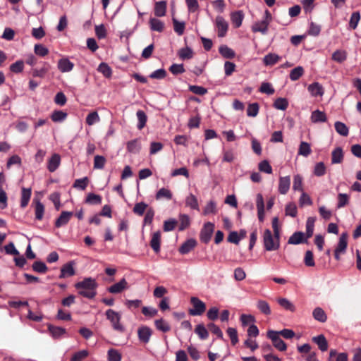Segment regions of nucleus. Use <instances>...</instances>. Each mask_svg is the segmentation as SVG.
<instances>
[{"instance_id":"c85d7f7f","label":"nucleus","mask_w":361,"mask_h":361,"mask_svg":"<svg viewBox=\"0 0 361 361\" xmlns=\"http://www.w3.org/2000/svg\"><path fill=\"white\" fill-rule=\"evenodd\" d=\"M311 121L313 123L325 122L326 121V116L324 112L315 110L312 113Z\"/></svg>"},{"instance_id":"ddd939ff","label":"nucleus","mask_w":361,"mask_h":361,"mask_svg":"<svg viewBox=\"0 0 361 361\" xmlns=\"http://www.w3.org/2000/svg\"><path fill=\"white\" fill-rule=\"evenodd\" d=\"M307 89L312 97H322L324 93L322 85L319 82H313L310 84Z\"/></svg>"},{"instance_id":"0eeeda50","label":"nucleus","mask_w":361,"mask_h":361,"mask_svg":"<svg viewBox=\"0 0 361 361\" xmlns=\"http://www.w3.org/2000/svg\"><path fill=\"white\" fill-rule=\"evenodd\" d=\"M214 230V224L213 223H205L200 233L201 240L204 243H207L211 239Z\"/></svg>"},{"instance_id":"cd10ccee","label":"nucleus","mask_w":361,"mask_h":361,"mask_svg":"<svg viewBox=\"0 0 361 361\" xmlns=\"http://www.w3.org/2000/svg\"><path fill=\"white\" fill-rule=\"evenodd\" d=\"M219 53L225 59H233L235 57V51L226 45H221L219 49Z\"/></svg>"},{"instance_id":"a878e982","label":"nucleus","mask_w":361,"mask_h":361,"mask_svg":"<svg viewBox=\"0 0 361 361\" xmlns=\"http://www.w3.org/2000/svg\"><path fill=\"white\" fill-rule=\"evenodd\" d=\"M185 205L192 209H200L197 197L191 193L189 194L185 198Z\"/></svg>"},{"instance_id":"dca6fc26","label":"nucleus","mask_w":361,"mask_h":361,"mask_svg":"<svg viewBox=\"0 0 361 361\" xmlns=\"http://www.w3.org/2000/svg\"><path fill=\"white\" fill-rule=\"evenodd\" d=\"M73 215V213L71 212H62L60 216L56 219L55 226L58 228L65 226L68 223Z\"/></svg>"},{"instance_id":"f8f14e48","label":"nucleus","mask_w":361,"mask_h":361,"mask_svg":"<svg viewBox=\"0 0 361 361\" xmlns=\"http://www.w3.org/2000/svg\"><path fill=\"white\" fill-rule=\"evenodd\" d=\"M312 341L316 343L319 348V349L322 352H325L328 350V342L326 338L323 334L318 335L317 336H314L312 338Z\"/></svg>"},{"instance_id":"1a4fd4ad","label":"nucleus","mask_w":361,"mask_h":361,"mask_svg":"<svg viewBox=\"0 0 361 361\" xmlns=\"http://www.w3.org/2000/svg\"><path fill=\"white\" fill-rule=\"evenodd\" d=\"M129 288L128 283L126 279L123 278L118 283L108 288V291L113 294H118L122 293L123 290Z\"/></svg>"},{"instance_id":"f257e3e1","label":"nucleus","mask_w":361,"mask_h":361,"mask_svg":"<svg viewBox=\"0 0 361 361\" xmlns=\"http://www.w3.org/2000/svg\"><path fill=\"white\" fill-rule=\"evenodd\" d=\"M75 286L79 294L85 298H92L96 294L97 283L92 278H86L83 281L77 283Z\"/></svg>"},{"instance_id":"603ef678","label":"nucleus","mask_w":361,"mask_h":361,"mask_svg":"<svg viewBox=\"0 0 361 361\" xmlns=\"http://www.w3.org/2000/svg\"><path fill=\"white\" fill-rule=\"evenodd\" d=\"M326 173V166L323 162L317 163L314 168V174L317 176H322Z\"/></svg>"},{"instance_id":"052dcab7","label":"nucleus","mask_w":361,"mask_h":361,"mask_svg":"<svg viewBox=\"0 0 361 361\" xmlns=\"http://www.w3.org/2000/svg\"><path fill=\"white\" fill-rule=\"evenodd\" d=\"M34 51L37 55L40 56H44L49 53L48 49L40 44L35 45Z\"/></svg>"},{"instance_id":"49530a36","label":"nucleus","mask_w":361,"mask_h":361,"mask_svg":"<svg viewBox=\"0 0 361 361\" xmlns=\"http://www.w3.org/2000/svg\"><path fill=\"white\" fill-rule=\"evenodd\" d=\"M155 326L158 330L163 332H167L170 330L169 324L162 318L155 321Z\"/></svg>"},{"instance_id":"bf43d9fd","label":"nucleus","mask_w":361,"mask_h":361,"mask_svg":"<svg viewBox=\"0 0 361 361\" xmlns=\"http://www.w3.org/2000/svg\"><path fill=\"white\" fill-rule=\"evenodd\" d=\"M88 356V351L82 350L75 353L71 357V361H82Z\"/></svg>"},{"instance_id":"393cba45","label":"nucleus","mask_w":361,"mask_h":361,"mask_svg":"<svg viewBox=\"0 0 361 361\" xmlns=\"http://www.w3.org/2000/svg\"><path fill=\"white\" fill-rule=\"evenodd\" d=\"M343 159V153L341 147H336L331 153V163L333 164L341 163Z\"/></svg>"},{"instance_id":"7c9ffc66","label":"nucleus","mask_w":361,"mask_h":361,"mask_svg":"<svg viewBox=\"0 0 361 361\" xmlns=\"http://www.w3.org/2000/svg\"><path fill=\"white\" fill-rule=\"evenodd\" d=\"M312 152L310 145L306 142H301L298 149V154L307 157Z\"/></svg>"},{"instance_id":"3c124183","label":"nucleus","mask_w":361,"mask_h":361,"mask_svg":"<svg viewBox=\"0 0 361 361\" xmlns=\"http://www.w3.org/2000/svg\"><path fill=\"white\" fill-rule=\"evenodd\" d=\"M49 67V65L48 63H45L44 66L42 68H41L39 69H37V68L33 69L32 70V75L34 77L43 78L46 75V73L48 72Z\"/></svg>"},{"instance_id":"a19ab883","label":"nucleus","mask_w":361,"mask_h":361,"mask_svg":"<svg viewBox=\"0 0 361 361\" xmlns=\"http://www.w3.org/2000/svg\"><path fill=\"white\" fill-rule=\"evenodd\" d=\"M304 74V69L302 66H297L291 70L290 73V79L292 81L298 80Z\"/></svg>"},{"instance_id":"c9c22d12","label":"nucleus","mask_w":361,"mask_h":361,"mask_svg":"<svg viewBox=\"0 0 361 361\" xmlns=\"http://www.w3.org/2000/svg\"><path fill=\"white\" fill-rule=\"evenodd\" d=\"M67 118V114L61 110L54 111L51 115V118L54 122H62Z\"/></svg>"},{"instance_id":"8fccbe9b","label":"nucleus","mask_w":361,"mask_h":361,"mask_svg":"<svg viewBox=\"0 0 361 361\" xmlns=\"http://www.w3.org/2000/svg\"><path fill=\"white\" fill-rule=\"evenodd\" d=\"M180 226L179 230L183 231L190 226V217L187 214H180L179 216Z\"/></svg>"},{"instance_id":"6e6552de","label":"nucleus","mask_w":361,"mask_h":361,"mask_svg":"<svg viewBox=\"0 0 361 361\" xmlns=\"http://www.w3.org/2000/svg\"><path fill=\"white\" fill-rule=\"evenodd\" d=\"M152 334V330L146 326H142L139 327L137 329V336L139 341L142 343L146 344L149 343Z\"/></svg>"},{"instance_id":"6ab92c4d","label":"nucleus","mask_w":361,"mask_h":361,"mask_svg":"<svg viewBox=\"0 0 361 361\" xmlns=\"http://www.w3.org/2000/svg\"><path fill=\"white\" fill-rule=\"evenodd\" d=\"M114 330L119 333H123L126 330L124 324L121 322V317H108Z\"/></svg>"},{"instance_id":"69168bd1","label":"nucleus","mask_w":361,"mask_h":361,"mask_svg":"<svg viewBox=\"0 0 361 361\" xmlns=\"http://www.w3.org/2000/svg\"><path fill=\"white\" fill-rule=\"evenodd\" d=\"M285 212L286 215L295 217L298 213L296 205L292 202L288 204L286 207Z\"/></svg>"},{"instance_id":"680f3d73","label":"nucleus","mask_w":361,"mask_h":361,"mask_svg":"<svg viewBox=\"0 0 361 361\" xmlns=\"http://www.w3.org/2000/svg\"><path fill=\"white\" fill-rule=\"evenodd\" d=\"M216 212V204L213 201H209L205 206L203 214L208 215L210 214H215Z\"/></svg>"},{"instance_id":"c756f323","label":"nucleus","mask_w":361,"mask_h":361,"mask_svg":"<svg viewBox=\"0 0 361 361\" xmlns=\"http://www.w3.org/2000/svg\"><path fill=\"white\" fill-rule=\"evenodd\" d=\"M30 197H31V189L23 188L22 189L21 200H20V206L22 207H25L28 204Z\"/></svg>"},{"instance_id":"4c0bfd02","label":"nucleus","mask_w":361,"mask_h":361,"mask_svg":"<svg viewBox=\"0 0 361 361\" xmlns=\"http://www.w3.org/2000/svg\"><path fill=\"white\" fill-rule=\"evenodd\" d=\"M178 56L182 60L190 59L193 56V51L190 47L182 48L178 51Z\"/></svg>"},{"instance_id":"ea45409f","label":"nucleus","mask_w":361,"mask_h":361,"mask_svg":"<svg viewBox=\"0 0 361 361\" xmlns=\"http://www.w3.org/2000/svg\"><path fill=\"white\" fill-rule=\"evenodd\" d=\"M97 71L106 78H110L112 74L111 68L106 63H100L98 66Z\"/></svg>"},{"instance_id":"e2e57ef3","label":"nucleus","mask_w":361,"mask_h":361,"mask_svg":"<svg viewBox=\"0 0 361 361\" xmlns=\"http://www.w3.org/2000/svg\"><path fill=\"white\" fill-rule=\"evenodd\" d=\"M299 203L300 207H303L305 205H311L312 204V201L310 197L304 191L302 192L301 196L299 199Z\"/></svg>"},{"instance_id":"4d7b16f0","label":"nucleus","mask_w":361,"mask_h":361,"mask_svg":"<svg viewBox=\"0 0 361 361\" xmlns=\"http://www.w3.org/2000/svg\"><path fill=\"white\" fill-rule=\"evenodd\" d=\"M49 330L54 338H59L63 334H65V329L61 327H56L53 326H49Z\"/></svg>"},{"instance_id":"a18cd8bd","label":"nucleus","mask_w":361,"mask_h":361,"mask_svg":"<svg viewBox=\"0 0 361 361\" xmlns=\"http://www.w3.org/2000/svg\"><path fill=\"white\" fill-rule=\"evenodd\" d=\"M156 198L157 200H159L161 198H166L167 200H171L172 198V193L169 189L162 188L160 190H159L158 192H157Z\"/></svg>"},{"instance_id":"e433bc0d","label":"nucleus","mask_w":361,"mask_h":361,"mask_svg":"<svg viewBox=\"0 0 361 361\" xmlns=\"http://www.w3.org/2000/svg\"><path fill=\"white\" fill-rule=\"evenodd\" d=\"M336 131L342 136H347L348 135V128L342 122L336 121L334 124Z\"/></svg>"},{"instance_id":"864d4df0","label":"nucleus","mask_w":361,"mask_h":361,"mask_svg":"<svg viewBox=\"0 0 361 361\" xmlns=\"http://www.w3.org/2000/svg\"><path fill=\"white\" fill-rule=\"evenodd\" d=\"M108 360L109 361H121V355L117 350L110 349L108 350Z\"/></svg>"},{"instance_id":"774afa93","label":"nucleus","mask_w":361,"mask_h":361,"mask_svg":"<svg viewBox=\"0 0 361 361\" xmlns=\"http://www.w3.org/2000/svg\"><path fill=\"white\" fill-rule=\"evenodd\" d=\"M195 333L202 339H205L208 337V331L205 327L202 324H198L195 329Z\"/></svg>"},{"instance_id":"5701e85b","label":"nucleus","mask_w":361,"mask_h":361,"mask_svg":"<svg viewBox=\"0 0 361 361\" xmlns=\"http://www.w3.org/2000/svg\"><path fill=\"white\" fill-rule=\"evenodd\" d=\"M243 18L244 14L241 11H235L231 14V22L235 27H239L242 25Z\"/></svg>"},{"instance_id":"f3484780","label":"nucleus","mask_w":361,"mask_h":361,"mask_svg":"<svg viewBox=\"0 0 361 361\" xmlns=\"http://www.w3.org/2000/svg\"><path fill=\"white\" fill-rule=\"evenodd\" d=\"M281 57L275 53H269L263 58V63L267 66H271L278 63Z\"/></svg>"},{"instance_id":"6e6d98bb","label":"nucleus","mask_w":361,"mask_h":361,"mask_svg":"<svg viewBox=\"0 0 361 361\" xmlns=\"http://www.w3.org/2000/svg\"><path fill=\"white\" fill-rule=\"evenodd\" d=\"M87 184L88 178L87 177H85L82 178L75 180L73 184V187L83 190L86 188Z\"/></svg>"},{"instance_id":"5fc2aeb1","label":"nucleus","mask_w":361,"mask_h":361,"mask_svg":"<svg viewBox=\"0 0 361 361\" xmlns=\"http://www.w3.org/2000/svg\"><path fill=\"white\" fill-rule=\"evenodd\" d=\"M259 112V105L257 103L249 104L247 109V115L250 117H255Z\"/></svg>"},{"instance_id":"72a5a7b5","label":"nucleus","mask_w":361,"mask_h":361,"mask_svg":"<svg viewBox=\"0 0 361 361\" xmlns=\"http://www.w3.org/2000/svg\"><path fill=\"white\" fill-rule=\"evenodd\" d=\"M303 178L300 174L293 176V190L295 191L303 192Z\"/></svg>"},{"instance_id":"bb28decb","label":"nucleus","mask_w":361,"mask_h":361,"mask_svg":"<svg viewBox=\"0 0 361 361\" xmlns=\"http://www.w3.org/2000/svg\"><path fill=\"white\" fill-rule=\"evenodd\" d=\"M305 234L302 232L294 233L288 239V243L291 245H298L306 240H304Z\"/></svg>"},{"instance_id":"de8ad7c7","label":"nucleus","mask_w":361,"mask_h":361,"mask_svg":"<svg viewBox=\"0 0 361 361\" xmlns=\"http://www.w3.org/2000/svg\"><path fill=\"white\" fill-rule=\"evenodd\" d=\"M349 202V195L345 193H339L338 195L337 208L340 209L346 206Z\"/></svg>"},{"instance_id":"f704fd0d","label":"nucleus","mask_w":361,"mask_h":361,"mask_svg":"<svg viewBox=\"0 0 361 361\" xmlns=\"http://www.w3.org/2000/svg\"><path fill=\"white\" fill-rule=\"evenodd\" d=\"M136 116H137V118L138 120L137 128L139 130H141L146 125V123L147 121V116L146 114L142 110H138L136 113Z\"/></svg>"},{"instance_id":"473e14b6","label":"nucleus","mask_w":361,"mask_h":361,"mask_svg":"<svg viewBox=\"0 0 361 361\" xmlns=\"http://www.w3.org/2000/svg\"><path fill=\"white\" fill-rule=\"evenodd\" d=\"M347 59V52L345 50L338 49L332 54V59L338 63H343Z\"/></svg>"},{"instance_id":"9b49d317","label":"nucleus","mask_w":361,"mask_h":361,"mask_svg":"<svg viewBox=\"0 0 361 361\" xmlns=\"http://www.w3.org/2000/svg\"><path fill=\"white\" fill-rule=\"evenodd\" d=\"M290 186V178L289 176L280 177L279 181V192L282 195H286Z\"/></svg>"},{"instance_id":"c03bdc74","label":"nucleus","mask_w":361,"mask_h":361,"mask_svg":"<svg viewBox=\"0 0 361 361\" xmlns=\"http://www.w3.org/2000/svg\"><path fill=\"white\" fill-rule=\"evenodd\" d=\"M99 121L100 118L97 111L90 113L86 117V123L88 126H92Z\"/></svg>"},{"instance_id":"7ed1b4c3","label":"nucleus","mask_w":361,"mask_h":361,"mask_svg":"<svg viewBox=\"0 0 361 361\" xmlns=\"http://www.w3.org/2000/svg\"><path fill=\"white\" fill-rule=\"evenodd\" d=\"M348 234L343 233L340 237L338 244L334 250V256L336 259L339 260L340 256L345 253L348 247Z\"/></svg>"},{"instance_id":"f03ea898","label":"nucleus","mask_w":361,"mask_h":361,"mask_svg":"<svg viewBox=\"0 0 361 361\" xmlns=\"http://www.w3.org/2000/svg\"><path fill=\"white\" fill-rule=\"evenodd\" d=\"M263 243L266 250H276L280 247L279 238L273 235L269 229H266L263 234Z\"/></svg>"},{"instance_id":"4468645a","label":"nucleus","mask_w":361,"mask_h":361,"mask_svg":"<svg viewBox=\"0 0 361 361\" xmlns=\"http://www.w3.org/2000/svg\"><path fill=\"white\" fill-rule=\"evenodd\" d=\"M61 163V157L58 154H54L48 161L47 169L50 172L55 171Z\"/></svg>"},{"instance_id":"a211bd4d","label":"nucleus","mask_w":361,"mask_h":361,"mask_svg":"<svg viewBox=\"0 0 361 361\" xmlns=\"http://www.w3.org/2000/svg\"><path fill=\"white\" fill-rule=\"evenodd\" d=\"M161 232L157 231L152 234L150 245L155 252L160 251Z\"/></svg>"},{"instance_id":"9d476101","label":"nucleus","mask_w":361,"mask_h":361,"mask_svg":"<svg viewBox=\"0 0 361 361\" xmlns=\"http://www.w3.org/2000/svg\"><path fill=\"white\" fill-rule=\"evenodd\" d=\"M57 68L61 73L71 72L74 68V63L68 58L63 57L59 60Z\"/></svg>"},{"instance_id":"20e7f679","label":"nucleus","mask_w":361,"mask_h":361,"mask_svg":"<svg viewBox=\"0 0 361 361\" xmlns=\"http://www.w3.org/2000/svg\"><path fill=\"white\" fill-rule=\"evenodd\" d=\"M267 337L271 340L273 345L280 351H285L287 349V345L284 341L278 335V333L274 330H269L267 331Z\"/></svg>"},{"instance_id":"2f4dec72","label":"nucleus","mask_w":361,"mask_h":361,"mask_svg":"<svg viewBox=\"0 0 361 361\" xmlns=\"http://www.w3.org/2000/svg\"><path fill=\"white\" fill-rule=\"evenodd\" d=\"M316 218L313 216L308 217L306 221V236L307 238H310L313 235L314 222Z\"/></svg>"},{"instance_id":"2eb2a0df","label":"nucleus","mask_w":361,"mask_h":361,"mask_svg":"<svg viewBox=\"0 0 361 361\" xmlns=\"http://www.w3.org/2000/svg\"><path fill=\"white\" fill-rule=\"evenodd\" d=\"M269 23H268V20H262L261 21L256 22L252 26V30L254 32H261L263 35L267 34L268 31V26Z\"/></svg>"},{"instance_id":"4be33fe9","label":"nucleus","mask_w":361,"mask_h":361,"mask_svg":"<svg viewBox=\"0 0 361 361\" xmlns=\"http://www.w3.org/2000/svg\"><path fill=\"white\" fill-rule=\"evenodd\" d=\"M166 2L161 1L156 2L154 6V15L157 17H163L166 15Z\"/></svg>"},{"instance_id":"423d86ee","label":"nucleus","mask_w":361,"mask_h":361,"mask_svg":"<svg viewBox=\"0 0 361 361\" xmlns=\"http://www.w3.org/2000/svg\"><path fill=\"white\" fill-rule=\"evenodd\" d=\"M192 308L190 310V314L192 315H201L205 311V304L197 298H191Z\"/></svg>"},{"instance_id":"09e8293b","label":"nucleus","mask_w":361,"mask_h":361,"mask_svg":"<svg viewBox=\"0 0 361 361\" xmlns=\"http://www.w3.org/2000/svg\"><path fill=\"white\" fill-rule=\"evenodd\" d=\"M106 164V159L103 156L96 155L94 159V169H102Z\"/></svg>"},{"instance_id":"13d9d810","label":"nucleus","mask_w":361,"mask_h":361,"mask_svg":"<svg viewBox=\"0 0 361 361\" xmlns=\"http://www.w3.org/2000/svg\"><path fill=\"white\" fill-rule=\"evenodd\" d=\"M173 27L175 32L178 35H182L185 30V23L183 22H178L176 19H173Z\"/></svg>"},{"instance_id":"412c9836","label":"nucleus","mask_w":361,"mask_h":361,"mask_svg":"<svg viewBox=\"0 0 361 361\" xmlns=\"http://www.w3.org/2000/svg\"><path fill=\"white\" fill-rule=\"evenodd\" d=\"M196 240L194 239H189L186 240L179 248V252L181 254H187L190 252L196 245Z\"/></svg>"},{"instance_id":"39448f33","label":"nucleus","mask_w":361,"mask_h":361,"mask_svg":"<svg viewBox=\"0 0 361 361\" xmlns=\"http://www.w3.org/2000/svg\"><path fill=\"white\" fill-rule=\"evenodd\" d=\"M215 26L217 30L218 37H225L228 29V24L222 16H216L215 20Z\"/></svg>"},{"instance_id":"58836bf2","label":"nucleus","mask_w":361,"mask_h":361,"mask_svg":"<svg viewBox=\"0 0 361 361\" xmlns=\"http://www.w3.org/2000/svg\"><path fill=\"white\" fill-rule=\"evenodd\" d=\"M35 218L37 220H41V219H42L43 216H44V207L39 200H35Z\"/></svg>"},{"instance_id":"0e129e2a","label":"nucleus","mask_w":361,"mask_h":361,"mask_svg":"<svg viewBox=\"0 0 361 361\" xmlns=\"http://www.w3.org/2000/svg\"><path fill=\"white\" fill-rule=\"evenodd\" d=\"M279 305L283 308L293 312L295 311V307L292 302L286 298H280L278 300Z\"/></svg>"},{"instance_id":"79ce46f5","label":"nucleus","mask_w":361,"mask_h":361,"mask_svg":"<svg viewBox=\"0 0 361 361\" xmlns=\"http://www.w3.org/2000/svg\"><path fill=\"white\" fill-rule=\"evenodd\" d=\"M288 102L286 98L279 97L276 99L274 103L275 109L279 110H286L288 108Z\"/></svg>"},{"instance_id":"37998d69","label":"nucleus","mask_w":361,"mask_h":361,"mask_svg":"<svg viewBox=\"0 0 361 361\" xmlns=\"http://www.w3.org/2000/svg\"><path fill=\"white\" fill-rule=\"evenodd\" d=\"M85 202L90 204H99L102 202V197L99 195L89 193L87 195Z\"/></svg>"},{"instance_id":"338daca9","label":"nucleus","mask_w":361,"mask_h":361,"mask_svg":"<svg viewBox=\"0 0 361 361\" xmlns=\"http://www.w3.org/2000/svg\"><path fill=\"white\" fill-rule=\"evenodd\" d=\"M259 169L260 171L268 174H271L272 173V168L269 163L266 160H264L259 164Z\"/></svg>"},{"instance_id":"aec40b11","label":"nucleus","mask_w":361,"mask_h":361,"mask_svg":"<svg viewBox=\"0 0 361 361\" xmlns=\"http://www.w3.org/2000/svg\"><path fill=\"white\" fill-rule=\"evenodd\" d=\"M75 274L73 263L70 262L63 265L61 269L60 278H66L72 276Z\"/></svg>"},{"instance_id":"b1692460","label":"nucleus","mask_w":361,"mask_h":361,"mask_svg":"<svg viewBox=\"0 0 361 361\" xmlns=\"http://www.w3.org/2000/svg\"><path fill=\"white\" fill-rule=\"evenodd\" d=\"M150 29L153 31L162 32L164 28V23L155 18H151L149 21Z\"/></svg>"}]
</instances>
